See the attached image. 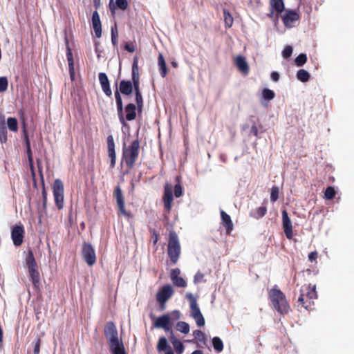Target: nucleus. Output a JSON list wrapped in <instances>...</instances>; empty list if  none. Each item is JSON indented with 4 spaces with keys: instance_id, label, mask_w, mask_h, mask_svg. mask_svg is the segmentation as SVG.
Instances as JSON below:
<instances>
[{
    "instance_id": "obj_1",
    "label": "nucleus",
    "mask_w": 354,
    "mask_h": 354,
    "mask_svg": "<svg viewBox=\"0 0 354 354\" xmlns=\"http://www.w3.org/2000/svg\"><path fill=\"white\" fill-rule=\"evenodd\" d=\"M104 333L109 342L111 354H126L124 345L119 340L118 330L113 322L106 324Z\"/></svg>"
},
{
    "instance_id": "obj_2",
    "label": "nucleus",
    "mask_w": 354,
    "mask_h": 354,
    "mask_svg": "<svg viewBox=\"0 0 354 354\" xmlns=\"http://www.w3.org/2000/svg\"><path fill=\"white\" fill-rule=\"evenodd\" d=\"M317 298L316 285L305 284L301 287L300 294L297 299V306L299 308L311 310L314 300Z\"/></svg>"
},
{
    "instance_id": "obj_3",
    "label": "nucleus",
    "mask_w": 354,
    "mask_h": 354,
    "mask_svg": "<svg viewBox=\"0 0 354 354\" xmlns=\"http://www.w3.org/2000/svg\"><path fill=\"white\" fill-rule=\"evenodd\" d=\"M268 298L273 308L280 314H287L290 310V306L285 294L275 285L268 291Z\"/></svg>"
},
{
    "instance_id": "obj_4",
    "label": "nucleus",
    "mask_w": 354,
    "mask_h": 354,
    "mask_svg": "<svg viewBox=\"0 0 354 354\" xmlns=\"http://www.w3.org/2000/svg\"><path fill=\"white\" fill-rule=\"evenodd\" d=\"M140 152V141L137 138L132 141L131 144L126 147L124 143L122 149V160L124 161L126 166L129 169L133 168L135 163L138 158Z\"/></svg>"
},
{
    "instance_id": "obj_5",
    "label": "nucleus",
    "mask_w": 354,
    "mask_h": 354,
    "mask_svg": "<svg viewBox=\"0 0 354 354\" xmlns=\"http://www.w3.org/2000/svg\"><path fill=\"white\" fill-rule=\"evenodd\" d=\"M25 261L26 267L28 268L30 281L35 289L39 290L41 286L40 274L38 270L37 263L35 259L33 252L31 250H28Z\"/></svg>"
},
{
    "instance_id": "obj_6",
    "label": "nucleus",
    "mask_w": 354,
    "mask_h": 354,
    "mask_svg": "<svg viewBox=\"0 0 354 354\" xmlns=\"http://www.w3.org/2000/svg\"><path fill=\"white\" fill-rule=\"evenodd\" d=\"M181 253V248L178 236L174 230L170 231L169 234L167 255L173 265L178 261Z\"/></svg>"
},
{
    "instance_id": "obj_7",
    "label": "nucleus",
    "mask_w": 354,
    "mask_h": 354,
    "mask_svg": "<svg viewBox=\"0 0 354 354\" xmlns=\"http://www.w3.org/2000/svg\"><path fill=\"white\" fill-rule=\"evenodd\" d=\"M186 298L189 301L191 316L194 319L198 326H203L205 319L198 306L196 299L190 292L186 294Z\"/></svg>"
},
{
    "instance_id": "obj_8",
    "label": "nucleus",
    "mask_w": 354,
    "mask_h": 354,
    "mask_svg": "<svg viewBox=\"0 0 354 354\" xmlns=\"http://www.w3.org/2000/svg\"><path fill=\"white\" fill-rule=\"evenodd\" d=\"M64 188L63 182L59 178L55 179L53 185V193L55 205L59 210L64 208Z\"/></svg>"
},
{
    "instance_id": "obj_9",
    "label": "nucleus",
    "mask_w": 354,
    "mask_h": 354,
    "mask_svg": "<svg viewBox=\"0 0 354 354\" xmlns=\"http://www.w3.org/2000/svg\"><path fill=\"white\" fill-rule=\"evenodd\" d=\"M82 254L85 262L89 266H93L96 262L95 251L91 243L84 242L82 248Z\"/></svg>"
},
{
    "instance_id": "obj_10",
    "label": "nucleus",
    "mask_w": 354,
    "mask_h": 354,
    "mask_svg": "<svg viewBox=\"0 0 354 354\" xmlns=\"http://www.w3.org/2000/svg\"><path fill=\"white\" fill-rule=\"evenodd\" d=\"M113 197L116 200L120 213L125 216L130 217L131 213L127 212L124 206V198L122 189L119 185L116 186L113 191Z\"/></svg>"
},
{
    "instance_id": "obj_11",
    "label": "nucleus",
    "mask_w": 354,
    "mask_h": 354,
    "mask_svg": "<svg viewBox=\"0 0 354 354\" xmlns=\"http://www.w3.org/2000/svg\"><path fill=\"white\" fill-rule=\"evenodd\" d=\"M172 189L173 186L171 184L166 183L165 185L162 201L164 203V208L167 212H170L172 207V202L174 200Z\"/></svg>"
},
{
    "instance_id": "obj_12",
    "label": "nucleus",
    "mask_w": 354,
    "mask_h": 354,
    "mask_svg": "<svg viewBox=\"0 0 354 354\" xmlns=\"http://www.w3.org/2000/svg\"><path fill=\"white\" fill-rule=\"evenodd\" d=\"M24 234V227L21 224L13 226L11 230V238L15 246H20L22 244Z\"/></svg>"
},
{
    "instance_id": "obj_13",
    "label": "nucleus",
    "mask_w": 354,
    "mask_h": 354,
    "mask_svg": "<svg viewBox=\"0 0 354 354\" xmlns=\"http://www.w3.org/2000/svg\"><path fill=\"white\" fill-rule=\"evenodd\" d=\"M300 19L299 14L295 10H286L281 17L282 21L286 28H292L295 22Z\"/></svg>"
},
{
    "instance_id": "obj_14",
    "label": "nucleus",
    "mask_w": 354,
    "mask_h": 354,
    "mask_svg": "<svg viewBox=\"0 0 354 354\" xmlns=\"http://www.w3.org/2000/svg\"><path fill=\"white\" fill-rule=\"evenodd\" d=\"M174 294V290L171 285L167 284L163 286L157 292L156 300L158 303H166Z\"/></svg>"
},
{
    "instance_id": "obj_15",
    "label": "nucleus",
    "mask_w": 354,
    "mask_h": 354,
    "mask_svg": "<svg viewBox=\"0 0 354 354\" xmlns=\"http://www.w3.org/2000/svg\"><path fill=\"white\" fill-rule=\"evenodd\" d=\"M282 226L286 234L288 239H292L293 237L292 222L288 216V214L286 209L282 210Z\"/></svg>"
},
{
    "instance_id": "obj_16",
    "label": "nucleus",
    "mask_w": 354,
    "mask_h": 354,
    "mask_svg": "<svg viewBox=\"0 0 354 354\" xmlns=\"http://www.w3.org/2000/svg\"><path fill=\"white\" fill-rule=\"evenodd\" d=\"M107 152L110 158V168L113 169L115 166L116 154L115 151V142L112 135L107 137Z\"/></svg>"
},
{
    "instance_id": "obj_17",
    "label": "nucleus",
    "mask_w": 354,
    "mask_h": 354,
    "mask_svg": "<svg viewBox=\"0 0 354 354\" xmlns=\"http://www.w3.org/2000/svg\"><path fill=\"white\" fill-rule=\"evenodd\" d=\"M153 326L156 328H163L166 332L170 331V333L173 331L171 327L170 317L169 315H164L158 317L155 320Z\"/></svg>"
},
{
    "instance_id": "obj_18",
    "label": "nucleus",
    "mask_w": 354,
    "mask_h": 354,
    "mask_svg": "<svg viewBox=\"0 0 354 354\" xmlns=\"http://www.w3.org/2000/svg\"><path fill=\"white\" fill-rule=\"evenodd\" d=\"M270 12L268 15L270 18H272L274 12H277L276 18H279V15L283 12L285 6L283 0H270Z\"/></svg>"
},
{
    "instance_id": "obj_19",
    "label": "nucleus",
    "mask_w": 354,
    "mask_h": 354,
    "mask_svg": "<svg viewBox=\"0 0 354 354\" xmlns=\"http://www.w3.org/2000/svg\"><path fill=\"white\" fill-rule=\"evenodd\" d=\"M37 165L38 171L39 174V176L41 178V185H42V191H41L42 206H43V209L45 211L46 209V205H47V192H46V190L45 188L42 162L40 159H37Z\"/></svg>"
},
{
    "instance_id": "obj_20",
    "label": "nucleus",
    "mask_w": 354,
    "mask_h": 354,
    "mask_svg": "<svg viewBox=\"0 0 354 354\" xmlns=\"http://www.w3.org/2000/svg\"><path fill=\"white\" fill-rule=\"evenodd\" d=\"M180 270L179 268H174L171 270L170 278L174 286L180 288H185L187 286L186 281L181 277L179 276Z\"/></svg>"
},
{
    "instance_id": "obj_21",
    "label": "nucleus",
    "mask_w": 354,
    "mask_h": 354,
    "mask_svg": "<svg viewBox=\"0 0 354 354\" xmlns=\"http://www.w3.org/2000/svg\"><path fill=\"white\" fill-rule=\"evenodd\" d=\"M92 26L95 32V37L97 38L102 36V24L99 13L95 10L92 15Z\"/></svg>"
},
{
    "instance_id": "obj_22",
    "label": "nucleus",
    "mask_w": 354,
    "mask_h": 354,
    "mask_svg": "<svg viewBox=\"0 0 354 354\" xmlns=\"http://www.w3.org/2000/svg\"><path fill=\"white\" fill-rule=\"evenodd\" d=\"M156 348L158 353L165 352V354H174L165 337L159 338Z\"/></svg>"
},
{
    "instance_id": "obj_23",
    "label": "nucleus",
    "mask_w": 354,
    "mask_h": 354,
    "mask_svg": "<svg viewBox=\"0 0 354 354\" xmlns=\"http://www.w3.org/2000/svg\"><path fill=\"white\" fill-rule=\"evenodd\" d=\"M98 77L102 91L107 96L111 97L112 91L107 75L104 73H100Z\"/></svg>"
},
{
    "instance_id": "obj_24",
    "label": "nucleus",
    "mask_w": 354,
    "mask_h": 354,
    "mask_svg": "<svg viewBox=\"0 0 354 354\" xmlns=\"http://www.w3.org/2000/svg\"><path fill=\"white\" fill-rule=\"evenodd\" d=\"M66 57L67 61L68 63V69H69V73L71 80H74L75 79V70H74V61H73V56L71 51V49L69 46L68 39H66Z\"/></svg>"
},
{
    "instance_id": "obj_25",
    "label": "nucleus",
    "mask_w": 354,
    "mask_h": 354,
    "mask_svg": "<svg viewBox=\"0 0 354 354\" xmlns=\"http://www.w3.org/2000/svg\"><path fill=\"white\" fill-rule=\"evenodd\" d=\"M234 64L243 75L248 74L250 68L245 58L243 56L238 55L234 59Z\"/></svg>"
},
{
    "instance_id": "obj_26",
    "label": "nucleus",
    "mask_w": 354,
    "mask_h": 354,
    "mask_svg": "<svg viewBox=\"0 0 354 354\" xmlns=\"http://www.w3.org/2000/svg\"><path fill=\"white\" fill-rule=\"evenodd\" d=\"M221 218L222 224L225 227L226 234H230L231 232L233 230L234 225L231 219V217L229 214H227L223 210L221 211Z\"/></svg>"
},
{
    "instance_id": "obj_27",
    "label": "nucleus",
    "mask_w": 354,
    "mask_h": 354,
    "mask_svg": "<svg viewBox=\"0 0 354 354\" xmlns=\"http://www.w3.org/2000/svg\"><path fill=\"white\" fill-rule=\"evenodd\" d=\"M136 109L137 106L134 104H128L124 108V121H132L135 120L136 118Z\"/></svg>"
},
{
    "instance_id": "obj_28",
    "label": "nucleus",
    "mask_w": 354,
    "mask_h": 354,
    "mask_svg": "<svg viewBox=\"0 0 354 354\" xmlns=\"http://www.w3.org/2000/svg\"><path fill=\"white\" fill-rule=\"evenodd\" d=\"M7 129L4 115L0 113V142L6 143L8 140Z\"/></svg>"
},
{
    "instance_id": "obj_29",
    "label": "nucleus",
    "mask_w": 354,
    "mask_h": 354,
    "mask_svg": "<svg viewBox=\"0 0 354 354\" xmlns=\"http://www.w3.org/2000/svg\"><path fill=\"white\" fill-rule=\"evenodd\" d=\"M133 85L131 81L121 80L120 82L119 92L123 95H129L132 93Z\"/></svg>"
},
{
    "instance_id": "obj_30",
    "label": "nucleus",
    "mask_w": 354,
    "mask_h": 354,
    "mask_svg": "<svg viewBox=\"0 0 354 354\" xmlns=\"http://www.w3.org/2000/svg\"><path fill=\"white\" fill-rule=\"evenodd\" d=\"M169 339L171 342L176 352L178 354H181L183 353L185 347L181 341H180L178 339H177L175 335H174L173 331H171L170 335H169Z\"/></svg>"
},
{
    "instance_id": "obj_31",
    "label": "nucleus",
    "mask_w": 354,
    "mask_h": 354,
    "mask_svg": "<svg viewBox=\"0 0 354 354\" xmlns=\"http://www.w3.org/2000/svg\"><path fill=\"white\" fill-rule=\"evenodd\" d=\"M158 64L159 66L160 75L162 77H165L167 74V67L163 55L162 53H159L158 55Z\"/></svg>"
},
{
    "instance_id": "obj_32",
    "label": "nucleus",
    "mask_w": 354,
    "mask_h": 354,
    "mask_svg": "<svg viewBox=\"0 0 354 354\" xmlns=\"http://www.w3.org/2000/svg\"><path fill=\"white\" fill-rule=\"evenodd\" d=\"M297 78L301 82H306L310 79V74L304 69H299L297 72Z\"/></svg>"
},
{
    "instance_id": "obj_33",
    "label": "nucleus",
    "mask_w": 354,
    "mask_h": 354,
    "mask_svg": "<svg viewBox=\"0 0 354 354\" xmlns=\"http://www.w3.org/2000/svg\"><path fill=\"white\" fill-rule=\"evenodd\" d=\"M223 17L225 27L231 28L233 24L234 19L230 12L226 9L223 10Z\"/></svg>"
},
{
    "instance_id": "obj_34",
    "label": "nucleus",
    "mask_w": 354,
    "mask_h": 354,
    "mask_svg": "<svg viewBox=\"0 0 354 354\" xmlns=\"http://www.w3.org/2000/svg\"><path fill=\"white\" fill-rule=\"evenodd\" d=\"M7 125L10 131L17 132L18 131V121L15 118H8Z\"/></svg>"
},
{
    "instance_id": "obj_35",
    "label": "nucleus",
    "mask_w": 354,
    "mask_h": 354,
    "mask_svg": "<svg viewBox=\"0 0 354 354\" xmlns=\"http://www.w3.org/2000/svg\"><path fill=\"white\" fill-rule=\"evenodd\" d=\"M132 80H140L139 68L138 66V57H134L132 65Z\"/></svg>"
},
{
    "instance_id": "obj_36",
    "label": "nucleus",
    "mask_w": 354,
    "mask_h": 354,
    "mask_svg": "<svg viewBox=\"0 0 354 354\" xmlns=\"http://www.w3.org/2000/svg\"><path fill=\"white\" fill-rule=\"evenodd\" d=\"M267 212V207L266 206H261L258 207L256 211L253 213H251L250 215L256 218L259 219L266 215Z\"/></svg>"
},
{
    "instance_id": "obj_37",
    "label": "nucleus",
    "mask_w": 354,
    "mask_h": 354,
    "mask_svg": "<svg viewBox=\"0 0 354 354\" xmlns=\"http://www.w3.org/2000/svg\"><path fill=\"white\" fill-rule=\"evenodd\" d=\"M212 345L214 350L218 353H220L223 350V343L218 337H214L212 339Z\"/></svg>"
},
{
    "instance_id": "obj_38",
    "label": "nucleus",
    "mask_w": 354,
    "mask_h": 354,
    "mask_svg": "<svg viewBox=\"0 0 354 354\" xmlns=\"http://www.w3.org/2000/svg\"><path fill=\"white\" fill-rule=\"evenodd\" d=\"M176 330L184 334H187L189 332V325L185 322H179L176 324Z\"/></svg>"
},
{
    "instance_id": "obj_39",
    "label": "nucleus",
    "mask_w": 354,
    "mask_h": 354,
    "mask_svg": "<svg viewBox=\"0 0 354 354\" xmlns=\"http://www.w3.org/2000/svg\"><path fill=\"white\" fill-rule=\"evenodd\" d=\"M193 335L194 338L200 342L205 344L207 340L205 334L200 330H194Z\"/></svg>"
},
{
    "instance_id": "obj_40",
    "label": "nucleus",
    "mask_w": 354,
    "mask_h": 354,
    "mask_svg": "<svg viewBox=\"0 0 354 354\" xmlns=\"http://www.w3.org/2000/svg\"><path fill=\"white\" fill-rule=\"evenodd\" d=\"M307 62V56L304 53L299 54L295 59L297 66H302Z\"/></svg>"
},
{
    "instance_id": "obj_41",
    "label": "nucleus",
    "mask_w": 354,
    "mask_h": 354,
    "mask_svg": "<svg viewBox=\"0 0 354 354\" xmlns=\"http://www.w3.org/2000/svg\"><path fill=\"white\" fill-rule=\"evenodd\" d=\"M136 94V102L137 104V110L138 111L142 112L143 108V98L141 93H135Z\"/></svg>"
},
{
    "instance_id": "obj_42",
    "label": "nucleus",
    "mask_w": 354,
    "mask_h": 354,
    "mask_svg": "<svg viewBox=\"0 0 354 354\" xmlns=\"http://www.w3.org/2000/svg\"><path fill=\"white\" fill-rule=\"evenodd\" d=\"M176 181L178 183L174 186V196L176 198H179L183 195V187L180 183V176L176 177Z\"/></svg>"
},
{
    "instance_id": "obj_43",
    "label": "nucleus",
    "mask_w": 354,
    "mask_h": 354,
    "mask_svg": "<svg viewBox=\"0 0 354 354\" xmlns=\"http://www.w3.org/2000/svg\"><path fill=\"white\" fill-rule=\"evenodd\" d=\"M335 190L333 187H328L324 192V197L326 199L331 200L335 196Z\"/></svg>"
},
{
    "instance_id": "obj_44",
    "label": "nucleus",
    "mask_w": 354,
    "mask_h": 354,
    "mask_svg": "<svg viewBox=\"0 0 354 354\" xmlns=\"http://www.w3.org/2000/svg\"><path fill=\"white\" fill-rule=\"evenodd\" d=\"M263 97L266 100H272L274 97V93L273 91L264 88L262 92Z\"/></svg>"
},
{
    "instance_id": "obj_45",
    "label": "nucleus",
    "mask_w": 354,
    "mask_h": 354,
    "mask_svg": "<svg viewBox=\"0 0 354 354\" xmlns=\"http://www.w3.org/2000/svg\"><path fill=\"white\" fill-rule=\"evenodd\" d=\"M116 106H117V111H118V115L120 122H121L122 126H126L127 123L124 121V113H123V104L116 105Z\"/></svg>"
},
{
    "instance_id": "obj_46",
    "label": "nucleus",
    "mask_w": 354,
    "mask_h": 354,
    "mask_svg": "<svg viewBox=\"0 0 354 354\" xmlns=\"http://www.w3.org/2000/svg\"><path fill=\"white\" fill-rule=\"evenodd\" d=\"M279 198V187L277 186H273L271 188L270 192V201L272 202H276Z\"/></svg>"
},
{
    "instance_id": "obj_47",
    "label": "nucleus",
    "mask_w": 354,
    "mask_h": 354,
    "mask_svg": "<svg viewBox=\"0 0 354 354\" xmlns=\"http://www.w3.org/2000/svg\"><path fill=\"white\" fill-rule=\"evenodd\" d=\"M8 82L6 77H0V93L7 90Z\"/></svg>"
},
{
    "instance_id": "obj_48",
    "label": "nucleus",
    "mask_w": 354,
    "mask_h": 354,
    "mask_svg": "<svg viewBox=\"0 0 354 354\" xmlns=\"http://www.w3.org/2000/svg\"><path fill=\"white\" fill-rule=\"evenodd\" d=\"M115 4L118 8L122 10H125L129 6L127 0H116Z\"/></svg>"
},
{
    "instance_id": "obj_49",
    "label": "nucleus",
    "mask_w": 354,
    "mask_h": 354,
    "mask_svg": "<svg viewBox=\"0 0 354 354\" xmlns=\"http://www.w3.org/2000/svg\"><path fill=\"white\" fill-rule=\"evenodd\" d=\"M40 345H41V339L39 336H37L35 342H34V354H39L40 353Z\"/></svg>"
},
{
    "instance_id": "obj_50",
    "label": "nucleus",
    "mask_w": 354,
    "mask_h": 354,
    "mask_svg": "<svg viewBox=\"0 0 354 354\" xmlns=\"http://www.w3.org/2000/svg\"><path fill=\"white\" fill-rule=\"evenodd\" d=\"M292 53V48L290 46H287L285 47L282 52V56L285 59L289 58Z\"/></svg>"
},
{
    "instance_id": "obj_51",
    "label": "nucleus",
    "mask_w": 354,
    "mask_h": 354,
    "mask_svg": "<svg viewBox=\"0 0 354 354\" xmlns=\"http://www.w3.org/2000/svg\"><path fill=\"white\" fill-rule=\"evenodd\" d=\"M169 315L170 317V320H178L180 317V313L178 310H174L171 312L170 315Z\"/></svg>"
},
{
    "instance_id": "obj_52",
    "label": "nucleus",
    "mask_w": 354,
    "mask_h": 354,
    "mask_svg": "<svg viewBox=\"0 0 354 354\" xmlns=\"http://www.w3.org/2000/svg\"><path fill=\"white\" fill-rule=\"evenodd\" d=\"M133 88L135 91V93H141L140 90V80H132Z\"/></svg>"
},
{
    "instance_id": "obj_53",
    "label": "nucleus",
    "mask_w": 354,
    "mask_h": 354,
    "mask_svg": "<svg viewBox=\"0 0 354 354\" xmlns=\"http://www.w3.org/2000/svg\"><path fill=\"white\" fill-rule=\"evenodd\" d=\"M203 278H204V274L201 272H198L194 277V282L195 283H199L203 279Z\"/></svg>"
},
{
    "instance_id": "obj_54",
    "label": "nucleus",
    "mask_w": 354,
    "mask_h": 354,
    "mask_svg": "<svg viewBox=\"0 0 354 354\" xmlns=\"http://www.w3.org/2000/svg\"><path fill=\"white\" fill-rule=\"evenodd\" d=\"M115 97L116 105L123 104L120 93L118 89H116V91H115Z\"/></svg>"
},
{
    "instance_id": "obj_55",
    "label": "nucleus",
    "mask_w": 354,
    "mask_h": 354,
    "mask_svg": "<svg viewBox=\"0 0 354 354\" xmlns=\"http://www.w3.org/2000/svg\"><path fill=\"white\" fill-rule=\"evenodd\" d=\"M115 97L116 105L123 104L120 93L118 89H116V91H115Z\"/></svg>"
},
{
    "instance_id": "obj_56",
    "label": "nucleus",
    "mask_w": 354,
    "mask_h": 354,
    "mask_svg": "<svg viewBox=\"0 0 354 354\" xmlns=\"http://www.w3.org/2000/svg\"><path fill=\"white\" fill-rule=\"evenodd\" d=\"M151 233H152L153 244L155 245L157 244V243L158 241L159 234L154 230L151 232Z\"/></svg>"
},
{
    "instance_id": "obj_57",
    "label": "nucleus",
    "mask_w": 354,
    "mask_h": 354,
    "mask_svg": "<svg viewBox=\"0 0 354 354\" xmlns=\"http://www.w3.org/2000/svg\"><path fill=\"white\" fill-rule=\"evenodd\" d=\"M317 257H318V254H317V252L316 251L311 252L308 254V259L310 261H315L317 259Z\"/></svg>"
},
{
    "instance_id": "obj_58",
    "label": "nucleus",
    "mask_w": 354,
    "mask_h": 354,
    "mask_svg": "<svg viewBox=\"0 0 354 354\" xmlns=\"http://www.w3.org/2000/svg\"><path fill=\"white\" fill-rule=\"evenodd\" d=\"M94 44H95V53L97 54V57L100 58V54L102 53V50H100V48L98 47L99 45H100V42L97 41H95Z\"/></svg>"
},
{
    "instance_id": "obj_59",
    "label": "nucleus",
    "mask_w": 354,
    "mask_h": 354,
    "mask_svg": "<svg viewBox=\"0 0 354 354\" xmlns=\"http://www.w3.org/2000/svg\"><path fill=\"white\" fill-rule=\"evenodd\" d=\"M124 48L129 53H133L135 51V47L133 45H129L128 44H125Z\"/></svg>"
},
{
    "instance_id": "obj_60",
    "label": "nucleus",
    "mask_w": 354,
    "mask_h": 354,
    "mask_svg": "<svg viewBox=\"0 0 354 354\" xmlns=\"http://www.w3.org/2000/svg\"><path fill=\"white\" fill-rule=\"evenodd\" d=\"M251 133L255 136L256 137H258V129L256 124H253L251 127Z\"/></svg>"
},
{
    "instance_id": "obj_61",
    "label": "nucleus",
    "mask_w": 354,
    "mask_h": 354,
    "mask_svg": "<svg viewBox=\"0 0 354 354\" xmlns=\"http://www.w3.org/2000/svg\"><path fill=\"white\" fill-rule=\"evenodd\" d=\"M26 153H27L28 162H29V163H31L33 160L31 149H27Z\"/></svg>"
},
{
    "instance_id": "obj_62",
    "label": "nucleus",
    "mask_w": 354,
    "mask_h": 354,
    "mask_svg": "<svg viewBox=\"0 0 354 354\" xmlns=\"http://www.w3.org/2000/svg\"><path fill=\"white\" fill-rule=\"evenodd\" d=\"M271 78L272 79V80H274V82H277L279 80V75L277 72H272V74H271Z\"/></svg>"
},
{
    "instance_id": "obj_63",
    "label": "nucleus",
    "mask_w": 354,
    "mask_h": 354,
    "mask_svg": "<svg viewBox=\"0 0 354 354\" xmlns=\"http://www.w3.org/2000/svg\"><path fill=\"white\" fill-rule=\"evenodd\" d=\"M111 42H112V44L113 45V46H117L118 45V36L117 35H113V37H111Z\"/></svg>"
},
{
    "instance_id": "obj_64",
    "label": "nucleus",
    "mask_w": 354,
    "mask_h": 354,
    "mask_svg": "<svg viewBox=\"0 0 354 354\" xmlns=\"http://www.w3.org/2000/svg\"><path fill=\"white\" fill-rule=\"evenodd\" d=\"M93 6L95 8V10H97V9L100 7L101 2L100 0H93Z\"/></svg>"
}]
</instances>
